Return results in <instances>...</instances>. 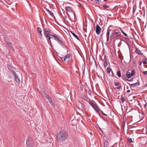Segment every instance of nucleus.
Masks as SVG:
<instances>
[{
	"label": "nucleus",
	"mask_w": 147,
	"mask_h": 147,
	"mask_svg": "<svg viewBox=\"0 0 147 147\" xmlns=\"http://www.w3.org/2000/svg\"><path fill=\"white\" fill-rule=\"evenodd\" d=\"M108 65V62L107 61L105 62L104 64V66L105 68H106Z\"/></svg>",
	"instance_id": "obj_31"
},
{
	"label": "nucleus",
	"mask_w": 147,
	"mask_h": 147,
	"mask_svg": "<svg viewBox=\"0 0 147 147\" xmlns=\"http://www.w3.org/2000/svg\"><path fill=\"white\" fill-rule=\"evenodd\" d=\"M135 52L136 54L140 55H143V53H142V52L137 47L135 48Z\"/></svg>",
	"instance_id": "obj_10"
},
{
	"label": "nucleus",
	"mask_w": 147,
	"mask_h": 147,
	"mask_svg": "<svg viewBox=\"0 0 147 147\" xmlns=\"http://www.w3.org/2000/svg\"><path fill=\"white\" fill-rule=\"evenodd\" d=\"M71 55L70 54H67L66 56L64 57L65 59L66 62H68L69 61Z\"/></svg>",
	"instance_id": "obj_14"
},
{
	"label": "nucleus",
	"mask_w": 147,
	"mask_h": 147,
	"mask_svg": "<svg viewBox=\"0 0 147 147\" xmlns=\"http://www.w3.org/2000/svg\"><path fill=\"white\" fill-rule=\"evenodd\" d=\"M109 143L107 141H105L104 144V147H108L109 146Z\"/></svg>",
	"instance_id": "obj_23"
},
{
	"label": "nucleus",
	"mask_w": 147,
	"mask_h": 147,
	"mask_svg": "<svg viewBox=\"0 0 147 147\" xmlns=\"http://www.w3.org/2000/svg\"><path fill=\"white\" fill-rule=\"evenodd\" d=\"M133 8V12H134L135 11V10L136 9V6L135 5L134 6Z\"/></svg>",
	"instance_id": "obj_38"
},
{
	"label": "nucleus",
	"mask_w": 147,
	"mask_h": 147,
	"mask_svg": "<svg viewBox=\"0 0 147 147\" xmlns=\"http://www.w3.org/2000/svg\"><path fill=\"white\" fill-rule=\"evenodd\" d=\"M146 133L147 134V131L146 132Z\"/></svg>",
	"instance_id": "obj_63"
},
{
	"label": "nucleus",
	"mask_w": 147,
	"mask_h": 147,
	"mask_svg": "<svg viewBox=\"0 0 147 147\" xmlns=\"http://www.w3.org/2000/svg\"><path fill=\"white\" fill-rule=\"evenodd\" d=\"M107 0H104V1H105V2L106 1H107Z\"/></svg>",
	"instance_id": "obj_56"
},
{
	"label": "nucleus",
	"mask_w": 147,
	"mask_h": 147,
	"mask_svg": "<svg viewBox=\"0 0 147 147\" xmlns=\"http://www.w3.org/2000/svg\"><path fill=\"white\" fill-rule=\"evenodd\" d=\"M48 13L51 17L54 18H55V17L53 15V13L51 11H49Z\"/></svg>",
	"instance_id": "obj_26"
},
{
	"label": "nucleus",
	"mask_w": 147,
	"mask_h": 147,
	"mask_svg": "<svg viewBox=\"0 0 147 147\" xmlns=\"http://www.w3.org/2000/svg\"><path fill=\"white\" fill-rule=\"evenodd\" d=\"M98 114L100 116V115L99 114V113H98Z\"/></svg>",
	"instance_id": "obj_58"
},
{
	"label": "nucleus",
	"mask_w": 147,
	"mask_h": 147,
	"mask_svg": "<svg viewBox=\"0 0 147 147\" xmlns=\"http://www.w3.org/2000/svg\"><path fill=\"white\" fill-rule=\"evenodd\" d=\"M101 31V29L98 24H97L96 25V32L97 34L99 35L100 34Z\"/></svg>",
	"instance_id": "obj_6"
},
{
	"label": "nucleus",
	"mask_w": 147,
	"mask_h": 147,
	"mask_svg": "<svg viewBox=\"0 0 147 147\" xmlns=\"http://www.w3.org/2000/svg\"><path fill=\"white\" fill-rule=\"evenodd\" d=\"M142 74L144 75H147V71H143L142 72Z\"/></svg>",
	"instance_id": "obj_41"
},
{
	"label": "nucleus",
	"mask_w": 147,
	"mask_h": 147,
	"mask_svg": "<svg viewBox=\"0 0 147 147\" xmlns=\"http://www.w3.org/2000/svg\"><path fill=\"white\" fill-rule=\"evenodd\" d=\"M86 92L89 95H90V96L91 95V92H92L91 91V90H90V89H89L88 91H86Z\"/></svg>",
	"instance_id": "obj_32"
},
{
	"label": "nucleus",
	"mask_w": 147,
	"mask_h": 147,
	"mask_svg": "<svg viewBox=\"0 0 147 147\" xmlns=\"http://www.w3.org/2000/svg\"><path fill=\"white\" fill-rule=\"evenodd\" d=\"M121 32H122V33L125 36H126V37H128V36H127V34L125 33V32H124L121 29Z\"/></svg>",
	"instance_id": "obj_34"
},
{
	"label": "nucleus",
	"mask_w": 147,
	"mask_h": 147,
	"mask_svg": "<svg viewBox=\"0 0 147 147\" xmlns=\"http://www.w3.org/2000/svg\"><path fill=\"white\" fill-rule=\"evenodd\" d=\"M130 89H129V90H127L126 92L127 93H129V92H130Z\"/></svg>",
	"instance_id": "obj_48"
},
{
	"label": "nucleus",
	"mask_w": 147,
	"mask_h": 147,
	"mask_svg": "<svg viewBox=\"0 0 147 147\" xmlns=\"http://www.w3.org/2000/svg\"><path fill=\"white\" fill-rule=\"evenodd\" d=\"M103 7H104V8L105 9H106L107 8H108L109 7L108 5H103Z\"/></svg>",
	"instance_id": "obj_35"
},
{
	"label": "nucleus",
	"mask_w": 147,
	"mask_h": 147,
	"mask_svg": "<svg viewBox=\"0 0 147 147\" xmlns=\"http://www.w3.org/2000/svg\"><path fill=\"white\" fill-rule=\"evenodd\" d=\"M136 71L134 69L128 70L127 71L126 74H122L123 77L125 80L128 81L129 82L132 81L133 79V76L136 74Z\"/></svg>",
	"instance_id": "obj_2"
},
{
	"label": "nucleus",
	"mask_w": 147,
	"mask_h": 147,
	"mask_svg": "<svg viewBox=\"0 0 147 147\" xmlns=\"http://www.w3.org/2000/svg\"><path fill=\"white\" fill-rule=\"evenodd\" d=\"M81 97L84 100L86 101L88 100V98H87L86 96L83 94H82L81 96Z\"/></svg>",
	"instance_id": "obj_21"
},
{
	"label": "nucleus",
	"mask_w": 147,
	"mask_h": 147,
	"mask_svg": "<svg viewBox=\"0 0 147 147\" xmlns=\"http://www.w3.org/2000/svg\"><path fill=\"white\" fill-rule=\"evenodd\" d=\"M70 32H71V33L78 40H80V39H79V38L78 37V36L76 35V34H75L74 33V32H73L72 31H70Z\"/></svg>",
	"instance_id": "obj_18"
},
{
	"label": "nucleus",
	"mask_w": 147,
	"mask_h": 147,
	"mask_svg": "<svg viewBox=\"0 0 147 147\" xmlns=\"http://www.w3.org/2000/svg\"><path fill=\"white\" fill-rule=\"evenodd\" d=\"M117 76L120 78L121 77V71L120 70L118 71L117 72Z\"/></svg>",
	"instance_id": "obj_29"
},
{
	"label": "nucleus",
	"mask_w": 147,
	"mask_h": 147,
	"mask_svg": "<svg viewBox=\"0 0 147 147\" xmlns=\"http://www.w3.org/2000/svg\"><path fill=\"white\" fill-rule=\"evenodd\" d=\"M80 90H83V88H84L83 86L82 85H80Z\"/></svg>",
	"instance_id": "obj_42"
},
{
	"label": "nucleus",
	"mask_w": 147,
	"mask_h": 147,
	"mask_svg": "<svg viewBox=\"0 0 147 147\" xmlns=\"http://www.w3.org/2000/svg\"><path fill=\"white\" fill-rule=\"evenodd\" d=\"M12 75L14 76V78L16 81L17 83L20 82V78L15 72H13Z\"/></svg>",
	"instance_id": "obj_8"
},
{
	"label": "nucleus",
	"mask_w": 147,
	"mask_h": 147,
	"mask_svg": "<svg viewBox=\"0 0 147 147\" xmlns=\"http://www.w3.org/2000/svg\"><path fill=\"white\" fill-rule=\"evenodd\" d=\"M7 67L8 69L9 70L12 74H13V72H15L14 70H13V69L12 67L10 65H8L7 66Z\"/></svg>",
	"instance_id": "obj_20"
},
{
	"label": "nucleus",
	"mask_w": 147,
	"mask_h": 147,
	"mask_svg": "<svg viewBox=\"0 0 147 147\" xmlns=\"http://www.w3.org/2000/svg\"><path fill=\"white\" fill-rule=\"evenodd\" d=\"M37 32L40 38H42V29L40 27H38L37 28Z\"/></svg>",
	"instance_id": "obj_7"
},
{
	"label": "nucleus",
	"mask_w": 147,
	"mask_h": 147,
	"mask_svg": "<svg viewBox=\"0 0 147 147\" xmlns=\"http://www.w3.org/2000/svg\"><path fill=\"white\" fill-rule=\"evenodd\" d=\"M69 135L68 133L66 131H61L57 135V140L59 142H64L67 139Z\"/></svg>",
	"instance_id": "obj_1"
},
{
	"label": "nucleus",
	"mask_w": 147,
	"mask_h": 147,
	"mask_svg": "<svg viewBox=\"0 0 147 147\" xmlns=\"http://www.w3.org/2000/svg\"><path fill=\"white\" fill-rule=\"evenodd\" d=\"M32 141V138L31 137H28L27 139V141Z\"/></svg>",
	"instance_id": "obj_39"
},
{
	"label": "nucleus",
	"mask_w": 147,
	"mask_h": 147,
	"mask_svg": "<svg viewBox=\"0 0 147 147\" xmlns=\"http://www.w3.org/2000/svg\"><path fill=\"white\" fill-rule=\"evenodd\" d=\"M125 39L127 41H128L129 40V39L128 38H125Z\"/></svg>",
	"instance_id": "obj_46"
},
{
	"label": "nucleus",
	"mask_w": 147,
	"mask_h": 147,
	"mask_svg": "<svg viewBox=\"0 0 147 147\" xmlns=\"http://www.w3.org/2000/svg\"><path fill=\"white\" fill-rule=\"evenodd\" d=\"M44 95L49 101H51V99L47 94L46 93Z\"/></svg>",
	"instance_id": "obj_24"
},
{
	"label": "nucleus",
	"mask_w": 147,
	"mask_h": 147,
	"mask_svg": "<svg viewBox=\"0 0 147 147\" xmlns=\"http://www.w3.org/2000/svg\"><path fill=\"white\" fill-rule=\"evenodd\" d=\"M91 0V1H93V0Z\"/></svg>",
	"instance_id": "obj_60"
},
{
	"label": "nucleus",
	"mask_w": 147,
	"mask_h": 147,
	"mask_svg": "<svg viewBox=\"0 0 147 147\" xmlns=\"http://www.w3.org/2000/svg\"><path fill=\"white\" fill-rule=\"evenodd\" d=\"M100 111L103 114V115H104L105 116H107V115L105 114V113H103V112L102 110H100Z\"/></svg>",
	"instance_id": "obj_43"
},
{
	"label": "nucleus",
	"mask_w": 147,
	"mask_h": 147,
	"mask_svg": "<svg viewBox=\"0 0 147 147\" xmlns=\"http://www.w3.org/2000/svg\"><path fill=\"white\" fill-rule=\"evenodd\" d=\"M32 142V141H27L26 144L27 146H31Z\"/></svg>",
	"instance_id": "obj_22"
},
{
	"label": "nucleus",
	"mask_w": 147,
	"mask_h": 147,
	"mask_svg": "<svg viewBox=\"0 0 147 147\" xmlns=\"http://www.w3.org/2000/svg\"><path fill=\"white\" fill-rule=\"evenodd\" d=\"M111 70V69L110 67H107V73L109 74Z\"/></svg>",
	"instance_id": "obj_30"
},
{
	"label": "nucleus",
	"mask_w": 147,
	"mask_h": 147,
	"mask_svg": "<svg viewBox=\"0 0 147 147\" xmlns=\"http://www.w3.org/2000/svg\"><path fill=\"white\" fill-rule=\"evenodd\" d=\"M126 88H127V89H128L129 88V86H127Z\"/></svg>",
	"instance_id": "obj_53"
},
{
	"label": "nucleus",
	"mask_w": 147,
	"mask_h": 147,
	"mask_svg": "<svg viewBox=\"0 0 147 147\" xmlns=\"http://www.w3.org/2000/svg\"><path fill=\"white\" fill-rule=\"evenodd\" d=\"M53 141V139L52 138H48L46 140V142L47 143H51Z\"/></svg>",
	"instance_id": "obj_17"
},
{
	"label": "nucleus",
	"mask_w": 147,
	"mask_h": 147,
	"mask_svg": "<svg viewBox=\"0 0 147 147\" xmlns=\"http://www.w3.org/2000/svg\"><path fill=\"white\" fill-rule=\"evenodd\" d=\"M43 30L44 31V34L45 36L47 38L49 36L50 34L48 33V32L47 31V28H44L43 29Z\"/></svg>",
	"instance_id": "obj_12"
},
{
	"label": "nucleus",
	"mask_w": 147,
	"mask_h": 147,
	"mask_svg": "<svg viewBox=\"0 0 147 147\" xmlns=\"http://www.w3.org/2000/svg\"><path fill=\"white\" fill-rule=\"evenodd\" d=\"M142 62L144 67L147 68V59H144L142 61Z\"/></svg>",
	"instance_id": "obj_13"
},
{
	"label": "nucleus",
	"mask_w": 147,
	"mask_h": 147,
	"mask_svg": "<svg viewBox=\"0 0 147 147\" xmlns=\"http://www.w3.org/2000/svg\"><path fill=\"white\" fill-rule=\"evenodd\" d=\"M111 30L109 28H108L107 32V34L106 35L107 36V41H108L109 40V35L110 34V32L111 31Z\"/></svg>",
	"instance_id": "obj_11"
},
{
	"label": "nucleus",
	"mask_w": 147,
	"mask_h": 147,
	"mask_svg": "<svg viewBox=\"0 0 147 147\" xmlns=\"http://www.w3.org/2000/svg\"><path fill=\"white\" fill-rule=\"evenodd\" d=\"M111 38L112 39H118L120 38L121 36V33L117 30H115L111 35Z\"/></svg>",
	"instance_id": "obj_4"
},
{
	"label": "nucleus",
	"mask_w": 147,
	"mask_h": 147,
	"mask_svg": "<svg viewBox=\"0 0 147 147\" xmlns=\"http://www.w3.org/2000/svg\"><path fill=\"white\" fill-rule=\"evenodd\" d=\"M51 36H52V39L55 40L62 47L65 48V42L62 40L60 36L56 34L52 35Z\"/></svg>",
	"instance_id": "obj_3"
},
{
	"label": "nucleus",
	"mask_w": 147,
	"mask_h": 147,
	"mask_svg": "<svg viewBox=\"0 0 147 147\" xmlns=\"http://www.w3.org/2000/svg\"><path fill=\"white\" fill-rule=\"evenodd\" d=\"M7 45H8V46L11 49H12L13 48V46L12 45V44L11 43L9 42H7L6 43Z\"/></svg>",
	"instance_id": "obj_25"
},
{
	"label": "nucleus",
	"mask_w": 147,
	"mask_h": 147,
	"mask_svg": "<svg viewBox=\"0 0 147 147\" xmlns=\"http://www.w3.org/2000/svg\"><path fill=\"white\" fill-rule=\"evenodd\" d=\"M142 62L141 61H140L139 62V64L140 65H141L142 64Z\"/></svg>",
	"instance_id": "obj_49"
},
{
	"label": "nucleus",
	"mask_w": 147,
	"mask_h": 147,
	"mask_svg": "<svg viewBox=\"0 0 147 147\" xmlns=\"http://www.w3.org/2000/svg\"><path fill=\"white\" fill-rule=\"evenodd\" d=\"M121 101L122 103H123L125 101V98L123 97V95H121Z\"/></svg>",
	"instance_id": "obj_27"
},
{
	"label": "nucleus",
	"mask_w": 147,
	"mask_h": 147,
	"mask_svg": "<svg viewBox=\"0 0 147 147\" xmlns=\"http://www.w3.org/2000/svg\"><path fill=\"white\" fill-rule=\"evenodd\" d=\"M107 86H108V87H109V86H110V84H109H109H107Z\"/></svg>",
	"instance_id": "obj_54"
},
{
	"label": "nucleus",
	"mask_w": 147,
	"mask_h": 147,
	"mask_svg": "<svg viewBox=\"0 0 147 147\" xmlns=\"http://www.w3.org/2000/svg\"><path fill=\"white\" fill-rule=\"evenodd\" d=\"M104 59L106 60V56H104Z\"/></svg>",
	"instance_id": "obj_52"
},
{
	"label": "nucleus",
	"mask_w": 147,
	"mask_h": 147,
	"mask_svg": "<svg viewBox=\"0 0 147 147\" xmlns=\"http://www.w3.org/2000/svg\"><path fill=\"white\" fill-rule=\"evenodd\" d=\"M125 121H123V124L124 123V124H125Z\"/></svg>",
	"instance_id": "obj_51"
},
{
	"label": "nucleus",
	"mask_w": 147,
	"mask_h": 147,
	"mask_svg": "<svg viewBox=\"0 0 147 147\" xmlns=\"http://www.w3.org/2000/svg\"><path fill=\"white\" fill-rule=\"evenodd\" d=\"M45 10L47 11L48 12L50 10L47 9V8H45Z\"/></svg>",
	"instance_id": "obj_47"
},
{
	"label": "nucleus",
	"mask_w": 147,
	"mask_h": 147,
	"mask_svg": "<svg viewBox=\"0 0 147 147\" xmlns=\"http://www.w3.org/2000/svg\"><path fill=\"white\" fill-rule=\"evenodd\" d=\"M41 91H42V93L44 94L45 95V90H44V89L43 88H42V89H41Z\"/></svg>",
	"instance_id": "obj_36"
},
{
	"label": "nucleus",
	"mask_w": 147,
	"mask_h": 147,
	"mask_svg": "<svg viewBox=\"0 0 147 147\" xmlns=\"http://www.w3.org/2000/svg\"><path fill=\"white\" fill-rule=\"evenodd\" d=\"M61 58V60L62 61H66L65 59V58L64 57H62Z\"/></svg>",
	"instance_id": "obj_40"
},
{
	"label": "nucleus",
	"mask_w": 147,
	"mask_h": 147,
	"mask_svg": "<svg viewBox=\"0 0 147 147\" xmlns=\"http://www.w3.org/2000/svg\"><path fill=\"white\" fill-rule=\"evenodd\" d=\"M146 105H144V107H145V106L146 105Z\"/></svg>",
	"instance_id": "obj_59"
},
{
	"label": "nucleus",
	"mask_w": 147,
	"mask_h": 147,
	"mask_svg": "<svg viewBox=\"0 0 147 147\" xmlns=\"http://www.w3.org/2000/svg\"><path fill=\"white\" fill-rule=\"evenodd\" d=\"M90 105L93 107L94 106L96 105V104L92 102H91L90 103Z\"/></svg>",
	"instance_id": "obj_37"
},
{
	"label": "nucleus",
	"mask_w": 147,
	"mask_h": 147,
	"mask_svg": "<svg viewBox=\"0 0 147 147\" xmlns=\"http://www.w3.org/2000/svg\"><path fill=\"white\" fill-rule=\"evenodd\" d=\"M93 108L96 112H98L100 111V109L98 105L96 104Z\"/></svg>",
	"instance_id": "obj_16"
},
{
	"label": "nucleus",
	"mask_w": 147,
	"mask_h": 147,
	"mask_svg": "<svg viewBox=\"0 0 147 147\" xmlns=\"http://www.w3.org/2000/svg\"><path fill=\"white\" fill-rule=\"evenodd\" d=\"M51 35H52L51 34H50L49 36L48 37V42L50 43L51 45H52V42L51 40V39H52V36H51Z\"/></svg>",
	"instance_id": "obj_19"
},
{
	"label": "nucleus",
	"mask_w": 147,
	"mask_h": 147,
	"mask_svg": "<svg viewBox=\"0 0 147 147\" xmlns=\"http://www.w3.org/2000/svg\"><path fill=\"white\" fill-rule=\"evenodd\" d=\"M90 85H91V86H92V85L91 84V83H90Z\"/></svg>",
	"instance_id": "obj_61"
},
{
	"label": "nucleus",
	"mask_w": 147,
	"mask_h": 147,
	"mask_svg": "<svg viewBox=\"0 0 147 147\" xmlns=\"http://www.w3.org/2000/svg\"><path fill=\"white\" fill-rule=\"evenodd\" d=\"M74 16H75V15L74 14Z\"/></svg>",
	"instance_id": "obj_62"
},
{
	"label": "nucleus",
	"mask_w": 147,
	"mask_h": 147,
	"mask_svg": "<svg viewBox=\"0 0 147 147\" xmlns=\"http://www.w3.org/2000/svg\"><path fill=\"white\" fill-rule=\"evenodd\" d=\"M115 86L113 87L114 89L120 90L121 89V86L120 83H115Z\"/></svg>",
	"instance_id": "obj_9"
},
{
	"label": "nucleus",
	"mask_w": 147,
	"mask_h": 147,
	"mask_svg": "<svg viewBox=\"0 0 147 147\" xmlns=\"http://www.w3.org/2000/svg\"><path fill=\"white\" fill-rule=\"evenodd\" d=\"M49 102L51 104V105L53 107H55V105L54 104V103L53 102L52 100V99H51V101H49Z\"/></svg>",
	"instance_id": "obj_28"
},
{
	"label": "nucleus",
	"mask_w": 147,
	"mask_h": 147,
	"mask_svg": "<svg viewBox=\"0 0 147 147\" xmlns=\"http://www.w3.org/2000/svg\"><path fill=\"white\" fill-rule=\"evenodd\" d=\"M95 1V2L98 4H99V3H100V2H99V0H94Z\"/></svg>",
	"instance_id": "obj_44"
},
{
	"label": "nucleus",
	"mask_w": 147,
	"mask_h": 147,
	"mask_svg": "<svg viewBox=\"0 0 147 147\" xmlns=\"http://www.w3.org/2000/svg\"><path fill=\"white\" fill-rule=\"evenodd\" d=\"M65 9L67 12H71L73 11L72 8L70 7H66Z\"/></svg>",
	"instance_id": "obj_15"
},
{
	"label": "nucleus",
	"mask_w": 147,
	"mask_h": 147,
	"mask_svg": "<svg viewBox=\"0 0 147 147\" xmlns=\"http://www.w3.org/2000/svg\"><path fill=\"white\" fill-rule=\"evenodd\" d=\"M128 141L130 143H133L134 142L131 139V138H128Z\"/></svg>",
	"instance_id": "obj_33"
},
{
	"label": "nucleus",
	"mask_w": 147,
	"mask_h": 147,
	"mask_svg": "<svg viewBox=\"0 0 147 147\" xmlns=\"http://www.w3.org/2000/svg\"><path fill=\"white\" fill-rule=\"evenodd\" d=\"M47 31L48 32V33H49V34L51 32V30H49L47 28Z\"/></svg>",
	"instance_id": "obj_45"
},
{
	"label": "nucleus",
	"mask_w": 147,
	"mask_h": 147,
	"mask_svg": "<svg viewBox=\"0 0 147 147\" xmlns=\"http://www.w3.org/2000/svg\"><path fill=\"white\" fill-rule=\"evenodd\" d=\"M86 85V86L87 87H88V85L86 83L85 84H84V86H85Z\"/></svg>",
	"instance_id": "obj_50"
},
{
	"label": "nucleus",
	"mask_w": 147,
	"mask_h": 147,
	"mask_svg": "<svg viewBox=\"0 0 147 147\" xmlns=\"http://www.w3.org/2000/svg\"><path fill=\"white\" fill-rule=\"evenodd\" d=\"M28 146V147H32L31 146Z\"/></svg>",
	"instance_id": "obj_55"
},
{
	"label": "nucleus",
	"mask_w": 147,
	"mask_h": 147,
	"mask_svg": "<svg viewBox=\"0 0 147 147\" xmlns=\"http://www.w3.org/2000/svg\"><path fill=\"white\" fill-rule=\"evenodd\" d=\"M103 120H104V121H106V120L105 119H103Z\"/></svg>",
	"instance_id": "obj_57"
},
{
	"label": "nucleus",
	"mask_w": 147,
	"mask_h": 147,
	"mask_svg": "<svg viewBox=\"0 0 147 147\" xmlns=\"http://www.w3.org/2000/svg\"><path fill=\"white\" fill-rule=\"evenodd\" d=\"M129 86L131 90V88H144L145 87L147 86V84L146 83L145 84H144V85L142 86V87H139V86L140 85V83H134L132 84H130L129 83H128Z\"/></svg>",
	"instance_id": "obj_5"
}]
</instances>
